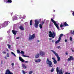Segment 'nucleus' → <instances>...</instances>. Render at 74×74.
<instances>
[{"label": "nucleus", "mask_w": 74, "mask_h": 74, "mask_svg": "<svg viewBox=\"0 0 74 74\" xmlns=\"http://www.w3.org/2000/svg\"><path fill=\"white\" fill-rule=\"evenodd\" d=\"M16 39H17V40H19V37H18L16 38Z\"/></svg>", "instance_id": "nucleus-44"}, {"label": "nucleus", "mask_w": 74, "mask_h": 74, "mask_svg": "<svg viewBox=\"0 0 74 74\" xmlns=\"http://www.w3.org/2000/svg\"><path fill=\"white\" fill-rule=\"evenodd\" d=\"M8 46L9 48H11V45H8Z\"/></svg>", "instance_id": "nucleus-32"}, {"label": "nucleus", "mask_w": 74, "mask_h": 74, "mask_svg": "<svg viewBox=\"0 0 74 74\" xmlns=\"http://www.w3.org/2000/svg\"><path fill=\"white\" fill-rule=\"evenodd\" d=\"M52 38H50V40H52Z\"/></svg>", "instance_id": "nucleus-54"}, {"label": "nucleus", "mask_w": 74, "mask_h": 74, "mask_svg": "<svg viewBox=\"0 0 74 74\" xmlns=\"http://www.w3.org/2000/svg\"><path fill=\"white\" fill-rule=\"evenodd\" d=\"M37 42H40V40H37Z\"/></svg>", "instance_id": "nucleus-53"}, {"label": "nucleus", "mask_w": 74, "mask_h": 74, "mask_svg": "<svg viewBox=\"0 0 74 74\" xmlns=\"http://www.w3.org/2000/svg\"><path fill=\"white\" fill-rule=\"evenodd\" d=\"M46 63L47 64H48L50 67H53L52 62L51 61L49 60V59L48 58H47Z\"/></svg>", "instance_id": "nucleus-1"}, {"label": "nucleus", "mask_w": 74, "mask_h": 74, "mask_svg": "<svg viewBox=\"0 0 74 74\" xmlns=\"http://www.w3.org/2000/svg\"><path fill=\"white\" fill-rule=\"evenodd\" d=\"M11 53L12 54V55H13V56H15V57H16V55H15V53H14L13 52H11Z\"/></svg>", "instance_id": "nucleus-24"}, {"label": "nucleus", "mask_w": 74, "mask_h": 74, "mask_svg": "<svg viewBox=\"0 0 74 74\" xmlns=\"http://www.w3.org/2000/svg\"><path fill=\"white\" fill-rule=\"evenodd\" d=\"M4 58L5 59H7V58L6 57H4Z\"/></svg>", "instance_id": "nucleus-52"}, {"label": "nucleus", "mask_w": 74, "mask_h": 74, "mask_svg": "<svg viewBox=\"0 0 74 74\" xmlns=\"http://www.w3.org/2000/svg\"><path fill=\"white\" fill-rule=\"evenodd\" d=\"M2 63H3V61H1V64H2Z\"/></svg>", "instance_id": "nucleus-56"}, {"label": "nucleus", "mask_w": 74, "mask_h": 74, "mask_svg": "<svg viewBox=\"0 0 74 74\" xmlns=\"http://www.w3.org/2000/svg\"><path fill=\"white\" fill-rule=\"evenodd\" d=\"M52 42H55V41H54V40H53L52 41Z\"/></svg>", "instance_id": "nucleus-47"}, {"label": "nucleus", "mask_w": 74, "mask_h": 74, "mask_svg": "<svg viewBox=\"0 0 74 74\" xmlns=\"http://www.w3.org/2000/svg\"><path fill=\"white\" fill-rule=\"evenodd\" d=\"M35 62L36 63L40 62H41V60H40V59H38V60H35Z\"/></svg>", "instance_id": "nucleus-14"}, {"label": "nucleus", "mask_w": 74, "mask_h": 74, "mask_svg": "<svg viewBox=\"0 0 74 74\" xmlns=\"http://www.w3.org/2000/svg\"><path fill=\"white\" fill-rule=\"evenodd\" d=\"M22 67L23 68H24L25 69H26V68L27 67L26 66H25V64H23Z\"/></svg>", "instance_id": "nucleus-22"}, {"label": "nucleus", "mask_w": 74, "mask_h": 74, "mask_svg": "<svg viewBox=\"0 0 74 74\" xmlns=\"http://www.w3.org/2000/svg\"><path fill=\"white\" fill-rule=\"evenodd\" d=\"M49 33H50V34L49 35V37H52L53 38L55 37V32H53V34L52 33L51 31H49Z\"/></svg>", "instance_id": "nucleus-3"}, {"label": "nucleus", "mask_w": 74, "mask_h": 74, "mask_svg": "<svg viewBox=\"0 0 74 74\" xmlns=\"http://www.w3.org/2000/svg\"><path fill=\"white\" fill-rule=\"evenodd\" d=\"M17 53H21V52H20V51L19 50H17Z\"/></svg>", "instance_id": "nucleus-28"}, {"label": "nucleus", "mask_w": 74, "mask_h": 74, "mask_svg": "<svg viewBox=\"0 0 74 74\" xmlns=\"http://www.w3.org/2000/svg\"><path fill=\"white\" fill-rule=\"evenodd\" d=\"M2 53L3 54H6V52H5V51H3L2 52Z\"/></svg>", "instance_id": "nucleus-36"}, {"label": "nucleus", "mask_w": 74, "mask_h": 74, "mask_svg": "<svg viewBox=\"0 0 74 74\" xmlns=\"http://www.w3.org/2000/svg\"><path fill=\"white\" fill-rule=\"evenodd\" d=\"M21 54H24V52L22 51H21Z\"/></svg>", "instance_id": "nucleus-34"}, {"label": "nucleus", "mask_w": 74, "mask_h": 74, "mask_svg": "<svg viewBox=\"0 0 74 74\" xmlns=\"http://www.w3.org/2000/svg\"><path fill=\"white\" fill-rule=\"evenodd\" d=\"M6 49L7 51H9L8 49Z\"/></svg>", "instance_id": "nucleus-51"}, {"label": "nucleus", "mask_w": 74, "mask_h": 74, "mask_svg": "<svg viewBox=\"0 0 74 74\" xmlns=\"http://www.w3.org/2000/svg\"><path fill=\"white\" fill-rule=\"evenodd\" d=\"M64 66H66V65H64Z\"/></svg>", "instance_id": "nucleus-60"}, {"label": "nucleus", "mask_w": 74, "mask_h": 74, "mask_svg": "<svg viewBox=\"0 0 74 74\" xmlns=\"http://www.w3.org/2000/svg\"><path fill=\"white\" fill-rule=\"evenodd\" d=\"M52 59H53V62L54 64H56V63H57V61H56V59H55V58H52Z\"/></svg>", "instance_id": "nucleus-9"}, {"label": "nucleus", "mask_w": 74, "mask_h": 74, "mask_svg": "<svg viewBox=\"0 0 74 74\" xmlns=\"http://www.w3.org/2000/svg\"><path fill=\"white\" fill-rule=\"evenodd\" d=\"M33 73V71H31L29 72V74H32V73Z\"/></svg>", "instance_id": "nucleus-31"}, {"label": "nucleus", "mask_w": 74, "mask_h": 74, "mask_svg": "<svg viewBox=\"0 0 74 74\" xmlns=\"http://www.w3.org/2000/svg\"><path fill=\"white\" fill-rule=\"evenodd\" d=\"M4 1V3L6 2V1H8V0H3Z\"/></svg>", "instance_id": "nucleus-39"}, {"label": "nucleus", "mask_w": 74, "mask_h": 74, "mask_svg": "<svg viewBox=\"0 0 74 74\" xmlns=\"http://www.w3.org/2000/svg\"><path fill=\"white\" fill-rule=\"evenodd\" d=\"M60 39L58 38V40H57L56 42H55L56 44H58L59 42H60Z\"/></svg>", "instance_id": "nucleus-16"}, {"label": "nucleus", "mask_w": 74, "mask_h": 74, "mask_svg": "<svg viewBox=\"0 0 74 74\" xmlns=\"http://www.w3.org/2000/svg\"><path fill=\"white\" fill-rule=\"evenodd\" d=\"M39 27H40V29H42V25L40 24L39 25Z\"/></svg>", "instance_id": "nucleus-19"}, {"label": "nucleus", "mask_w": 74, "mask_h": 74, "mask_svg": "<svg viewBox=\"0 0 74 74\" xmlns=\"http://www.w3.org/2000/svg\"><path fill=\"white\" fill-rule=\"evenodd\" d=\"M55 55L56 56L57 58L59 57V55H58V53H56Z\"/></svg>", "instance_id": "nucleus-30"}, {"label": "nucleus", "mask_w": 74, "mask_h": 74, "mask_svg": "<svg viewBox=\"0 0 74 74\" xmlns=\"http://www.w3.org/2000/svg\"><path fill=\"white\" fill-rule=\"evenodd\" d=\"M22 73H23V74H25V73H26V72H25V71H23V70L22 71Z\"/></svg>", "instance_id": "nucleus-25"}, {"label": "nucleus", "mask_w": 74, "mask_h": 74, "mask_svg": "<svg viewBox=\"0 0 74 74\" xmlns=\"http://www.w3.org/2000/svg\"><path fill=\"white\" fill-rule=\"evenodd\" d=\"M51 51H52V52H53V53H54V54H55V55L56 54V52L54 51H53V50H51Z\"/></svg>", "instance_id": "nucleus-27"}, {"label": "nucleus", "mask_w": 74, "mask_h": 74, "mask_svg": "<svg viewBox=\"0 0 74 74\" xmlns=\"http://www.w3.org/2000/svg\"><path fill=\"white\" fill-rule=\"evenodd\" d=\"M73 69H74V67L73 68Z\"/></svg>", "instance_id": "nucleus-59"}, {"label": "nucleus", "mask_w": 74, "mask_h": 74, "mask_svg": "<svg viewBox=\"0 0 74 74\" xmlns=\"http://www.w3.org/2000/svg\"><path fill=\"white\" fill-rule=\"evenodd\" d=\"M60 46H59L57 47V48H58V49H59V48H60Z\"/></svg>", "instance_id": "nucleus-41"}, {"label": "nucleus", "mask_w": 74, "mask_h": 74, "mask_svg": "<svg viewBox=\"0 0 74 74\" xmlns=\"http://www.w3.org/2000/svg\"><path fill=\"white\" fill-rule=\"evenodd\" d=\"M19 29H20L21 30H24V28H23V26L22 25L20 26Z\"/></svg>", "instance_id": "nucleus-13"}, {"label": "nucleus", "mask_w": 74, "mask_h": 74, "mask_svg": "<svg viewBox=\"0 0 74 74\" xmlns=\"http://www.w3.org/2000/svg\"><path fill=\"white\" fill-rule=\"evenodd\" d=\"M11 65L12 66H13L14 65V63H12L11 64Z\"/></svg>", "instance_id": "nucleus-42"}, {"label": "nucleus", "mask_w": 74, "mask_h": 74, "mask_svg": "<svg viewBox=\"0 0 74 74\" xmlns=\"http://www.w3.org/2000/svg\"><path fill=\"white\" fill-rule=\"evenodd\" d=\"M39 23H40V21H38L37 20H35V24H34L35 27L36 28H38Z\"/></svg>", "instance_id": "nucleus-2"}, {"label": "nucleus", "mask_w": 74, "mask_h": 74, "mask_svg": "<svg viewBox=\"0 0 74 74\" xmlns=\"http://www.w3.org/2000/svg\"><path fill=\"white\" fill-rule=\"evenodd\" d=\"M62 29V30H63V29H64V28H63V29Z\"/></svg>", "instance_id": "nucleus-57"}, {"label": "nucleus", "mask_w": 74, "mask_h": 74, "mask_svg": "<svg viewBox=\"0 0 74 74\" xmlns=\"http://www.w3.org/2000/svg\"><path fill=\"white\" fill-rule=\"evenodd\" d=\"M65 74H70V73H68V72H66L65 73Z\"/></svg>", "instance_id": "nucleus-40"}, {"label": "nucleus", "mask_w": 74, "mask_h": 74, "mask_svg": "<svg viewBox=\"0 0 74 74\" xmlns=\"http://www.w3.org/2000/svg\"><path fill=\"white\" fill-rule=\"evenodd\" d=\"M73 13H72V14H73V16H74V11H73Z\"/></svg>", "instance_id": "nucleus-43"}, {"label": "nucleus", "mask_w": 74, "mask_h": 74, "mask_svg": "<svg viewBox=\"0 0 74 74\" xmlns=\"http://www.w3.org/2000/svg\"><path fill=\"white\" fill-rule=\"evenodd\" d=\"M66 54V55H68V53H67V52H66V53H65Z\"/></svg>", "instance_id": "nucleus-48"}, {"label": "nucleus", "mask_w": 74, "mask_h": 74, "mask_svg": "<svg viewBox=\"0 0 74 74\" xmlns=\"http://www.w3.org/2000/svg\"><path fill=\"white\" fill-rule=\"evenodd\" d=\"M57 58L58 59V60H57L58 62H59V61H60V57L59 56L57 57Z\"/></svg>", "instance_id": "nucleus-21"}, {"label": "nucleus", "mask_w": 74, "mask_h": 74, "mask_svg": "<svg viewBox=\"0 0 74 74\" xmlns=\"http://www.w3.org/2000/svg\"><path fill=\"white\" fill-rule=\"evenodd\" d=\"M70 41H72V40H73V39H72V38L71 37H70Z\"/></svg>", "instance_id": "nucleus-35"}, {"label": "nucleus", "mask_w": 74, "mask_h": 74, "mask_svg": "<svg viewBox=\"0 0 74 74\" xmlns=\"http://www.w3.org/2000/svg\"><path fill=\"white\" fill-rule=\"evenodd\" d=\"M36 35L35 34H32V35L30 36H29V40H33L34 38L36 37L35 36Z\"/></svg>", "instance_id": "nucleus-5"}, {"label": "nucleus", "mask_w": 74, "mask_h": 74, "mask_svg": "<svg viewBox=\"0 0 74 74\" xmlns=\"http://www.w3.org/2000/svg\"><path fill=\"white\" fill-rule=\"evenodd\" d=\"M8 3H12V0H8L7 1Z\"/></svg>", "instance_id": "nucleus-20"}, {"label": "nucleus", "mask_w": 74, "mask_h": 74, "mask_svg": "<svg viewBox=\"0 0 74 74\" xmlns=\"http://www.w3.org/2000/svg\"><path fill=\"white\" fill-rule=\"evenodd\" d=\"M51 21L56 26L58 30H59V25H58V24H57L56 22V21H54V20H53V19L52 18H51Z\"/></svg>", "instance_id": "nucleus-4"}, {"label": "nucleus", "mask_w": 74, "mask_h": 74, "mask_svg": "<svg viewBox=\"0 0 74 74\" xmlns=\"http://www.w3.org/2000/svg\"><path fill=\"white\" fill-rule=\"evenodd\" d=\"M65 41L66 42H67V39H65Z\"/></svg>", "instance_id": "nucleus-45"}, {"label": "nucleus", "mask_w": 74, "mask_h": 74, "mask_svg": "<svg viewBox=\"0 0 74 74\" xmlns=\"http://www.w3.org/2000/svg\"><path fill=\"white\" fill-rule=\"evenodd\" d=\"M19 60L21 61V62H25V60L22 59V58L21 57H19Z\"/></svg>", "instance_id": "nucleus-11"}, {"label": "nucleus", "mask_w": 74, "mask_h": 74, "mask_svg": "<svg viewBox=\"0 0 74 74\" xmlns=\"http://www.w3.org/2000/svg\"><path fill=\"white\" fill-rule=\"evenodd\" d=\"M71 60H74V58L72 56H70V57L68 58L67 60L68 62H70Z\"/></svg>", "instance_id": "nucleus-6"}, {"label": "nucleus", "mask_w": 74, "mask_h": 74, "mask_svg": "<svg viewBox=\"0 0 74 74\" xmlns=\"http://www.w3.org/2000/svg\"><path fill=\"white\" fill-rule=\"evenodd\" d=\"M63 25L64 26H69V25H68V24L66 22H65L64 23Z\"/></svg>", "instance_id": "nucleus-17"}, {"label": "nucleus", "mask_w": 74, "mask_h": 74, "mask_svg": "<svg viewBox=\"0 0 74 74\" xmlns=\"http://www.w3.org/2000/svg\"><path fill=\"white\" fill-rule=\"evenodd\" d=\"M32 24H33V20H31L30 21V26H32Z\"/></svg>", "instance_id": "nucleus-18"}, {"label": "nucleus", "mask_w": 74, "mask_h": 74, "mask_svg": "<svg viewBox=\"0 0 74 74\" xmlns=\"http://www.w3.org/2000/svg\"><path fill=\"white\" fill-rule=\"evenodd\" d=\"M63 26H64V25H62V24H61V25H60V27L61 28V27H62Z\"/></svg>", "instance_id": "nucleus-29"}, {"label": "nucleus", "mask_w": 74, "mask_h": 74, "mask_svg": "<svg viewBox=\"0 0 74 74\" xmlns=\"http://www.w3.org/2000/svg\"><path fill=\"white\" fill-rule=\"evenodd\" d=\"M8 24V21H6L5 23H3L2 25L3 27H5L6 26H7Z\"/></svg>", "instance_id": "nucleus-7"}, {"label": "nucleus", "mask_w": 74, "mask_h": 74, "mask_svg": "<svg viewBox=\"0 0 74 74\" xmlns=\"http://www.w3.org/2000/svg\"><path fill=\"white\" fill-rule=\"evenodd\" d=\"M49 26H51V24Z\"/></svg>", "instance_id": "nucleus-58"}, {"label": "nucleus", "mask_w": 74, "mask_h": 74, "mask_svg": "<svg viewBox=\"0 0 74 74\" xmlns=\"http://www.w3.org/2000/svg\"><path fill=\"white\" fill-rule=\"evenodd\" d=\"M12 33H13V34H14V35H16V33L18 32V31H16L15 30H12Z\"/></svg>", "instance_id": "nucleus-10"}, {"label": "nucleus", "mask_w": 74, "mask_h": 74, "mask_svg": "<svg viewBox=\"0 0 74 74\" xmlns=\"http://www.w3.org/2000/svg\"><path fill=\"white\" fill-rule=\"evenodd\" d=\"M53 11H54V12H55V10H53Z\"/></svg>", "instance_id": "nucleus-55"}, {"label": "nucleus", "mask_w": 74, "mask_h": 74, "mask_svg": "<svg viewBox=\"0 0 74 74\" xmlns=\"http://www.w3.org/2000/svg\"><path fill=\"white\" fill-rule=\"evenodd\" d=\"M28 62L27 61H25V63H28Z\"/></svg>", "instance_id": "nucleus-46"}, {"label": "nucleus", "mask_w": 74, "mask_h": 74, "mask_svg": "<svg viewBox=\"0 0 74 74\" xmlns=\"http://www.w3.org/2000/svg\"><path fill=\"white\" fill-rule=\"evenodd\" d=\"M63 34H60L58 38L60 39V40H61V38L62 37H63Z\"/></svg>", "instance_id": "nucleus-15"}, {"label": "nucleus", "mask_w": 74, "mask_h": 74, "mask_svg": "<svg viewBox=\"0 0 74 74\" xmlns=\"http://www.w3.org/2000/svg\"><path fill=\"white\" fill-rule=\"evenodd\" d=\"M23 57H27V58H30V57L27 56H26L25 55H23Z\"/></svg>", "instance_id": "nucleus-26"}, {"label": "nucleus", "mask_w": 74, "mask_h": 74, "mask_svg": "<svg viewBox=\"0 0 74 74\" xmlns=\"http://www.w3.org/2000/svg\"><path fill=\"white\" fill-rule=\"evenodd\" d=\"M44 24V21H42L41 25H43Z\"/></svg>", "instance_id": "nucleus-33"}, {"label": "nucleus", "mask_w": 74, "mask_h": 74, "mask_svg": "<svg viewBox=\"0 0 74 74\" xmlns=\"http://www.w3.org/2000/svg\"><path fill=\"white\" fill-rule=\"evenodd\" d=\"M71 49L72 50V52H74V50H73L72 49Z\"/></svg>", "instance_id": "nucleus-50"}, {"label": "nucleus", "mask_w": 74, "mask_h": 74, "mask_svg": "<svg viewBox=\"0 0 74 74\" xmlns=\"http://www.w3.org/2000/svg\"><path fill=\"white\" fill-rule=\"evenodd\" d=\"M71 34H74V30H73V32H71Z\"/></svg>", "instance_id": "nucleus-38"}, {"label": "nucleus", "mask_w": 74, "mask_h": 74, "mask_svg": "<svg viewBox=\"0 0 74 74\" xmlns=\"http://www.w3.org/2000/svg\"><path fill=\"white\" fill-rule=\"evenodd\" d=\"M53 71H54V68H52L51 69V72L52 73V72H53Z\"/></svg>", "instance_id": "nucleus-23"}, {"label": "nucleus", "mask_w": 74, "mask_h": 74, "mask_svg": "<svg viewBox=\"0 0 74 74\" xmlns=\"http://www.w3.org/2000/svg\"><path fill=\"white\" fill-rule=\"evenodd\" d=\"M7 56L8 58L9 57V54H8V53H7Z\"/></svg>", "instance_id": "nucleus-37"}, {"label": "nucleus", "mask_w": 74, "mask_h": 74, "mask_svg": "<svg viewBox=\"0 0 74 74\" xmlns=\"http://www.w3.org/2000/svg\"><path fill=\"white\" fill-rule=\"evenodd\" d=\"M13 14V12H12V13H11V16H12V15Z\"/></svg>", "instance_id": "nucleus-49"}, {"label": "nucleus", "mask_w": 74, "mask_h": 74, "mask_svg": "<svg viewBox=\"0 0 74 74\" xmlns=\"http://www.w3.org/2000/svg\"><path fill=\"white\" fill-rule=\"evenodd\" d=\"M40 57V54H39L38 53L37 54H36L35 55V58H39Z\"/></svg>", "instance_id": "nucleus-12"}, {"label": "nucleus", "mask_w": 74, "mask_h": 74, "mask_svg": "<svg viewBox=\"0 0 74 74\" xmlns=\"http://www.w3.org/2000/svg\"><path fill=\"white\" fill-rule=\"evenodd\" d=\"M39 55L41 56H44L45 55V53L42 51H40L39 53Z\"/></svg>", "instance_id": "nucleus-8"}]
</instances>
